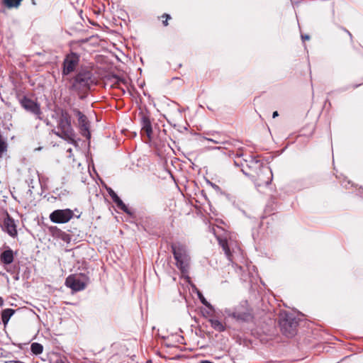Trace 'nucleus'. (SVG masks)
<instances>
[{
    "mask_svg": "<svg viewBox=\"0 0 363 363\" xmlns=\"http://www.w3.org/2000/svg\"><path fill=\"white\" fill-rule=\"evenodd\" d=\"M177 267L182 272L187 271L189 264V256L185 245L177 242L172 245Z\"/></svg>",
    "mask_w": 363,
    "mask_h": 363,
    "instance_id": "nucleus-2",
    "label": "nucleus"
},
{
    "mask_svg": "<svg viewBox=\"0 0 363 363\" xmlns=\"http://www.w3.org/2000/svg\"><path fill=\"white\" fill-rule=\"evenodd\" d=\"M52 132L69 143H76L75 134L71 125V117L66 111L61 110L57 122V130L53 129Z\"/></svg>",
    "mask_w": 363,
    "mask_h": 363,
    "instance_id": "nucleus-1",
    "label": "nucleus"
},
{
    "mask_svg": "<svg viewBox=\"0 0 363 363\" xmlns=\"http://www.w3.org/2000/svg\"><path fill=\"white\" fill-rule=\"evenodd\" d=\"M273 116V118H275V117L278 116V112L277 111H274L273 113V116Z\"/></svg>",
    "mask_w": 363,
    "mask_h": 363,
    "instance_id": "nucleus-28",
    "label": "nucleus"
},
{
    "mask_svg": "<svg viewBox=\"0 0 363 363\" xmlns=\"http://www.w3.org/2000/svg\"><path fill=\"white\" fill-rule=\"evenodd\" d=\"M218 241L229 260L232 259L233 252L240 250L238 242L233 241L231 238L229 240L219 239Z\"/></svg>",
    "mask_w": 363,
    "mask_h": 363,
    "instance_id": "nucleus-9",
    "label": "nucleus"
},
{
    "mask_svg": "<svg viewBox=\"0 0 363 363\" xmlns=\"http://www.w3.org/2000/svg\"><path fill=\"white\" fill-rule=\"evenodd\" d=\"M5 225H6V231H7V233H8L11 236H15V235H16V234H17V230H16V225H15V224L13 223V220H8L5 223Z\"/></svg>",
    "mask_w": 363,
    "mask_h": 363,
    "instance_id": "nucleus-17",
    "label": "nucleus"
},
{
    "mask_svg": "<svg viewBox=\"0 0 363 363\" xmlns=\"http://www.w3.org/2000/svg\"><path fill=\"white\" fill-rule=\"evenodd\" d=\"M88 282L89 278L84 274H72L67 277L65 285L74 291H79L84 289Z\"/></svg>",
    "mask_w": 363,
    "mask_h": 363,
    "instance_id": "nucleus-3",
    "label": "nucleus"
},
{
    "mask_svg": "<svg viewBox=\"0 0 363 363\" xmlns=\"http://www.w3.org/2000/svg\"><path fill=\"white\" fill-rule=\"evenodd\" d=\"M205 140H206L208 141L213 142V143H216V144H221L222 143L221 142L216 140H213L212 138H206Z\"/></svg>",
    "mask_w": 363,
    "mask_h": 363,
    "instance_id": "nucleus-25",
    "label": "nucleus"
},
{
    "mask_svg": "<svg viewBox=\"0 0 363 363\" xmlns=\"http://www.w3.org/2000/svg\"><path fill=\"white\" fill-rule=\"evenodd\" d=\"M13 313L14 310L11 308H6L2 311L1 320L4 325H6L9 322L10 318L13 315Z\"/></svg>",
    "mask_w": 363,
    "mask_h": 363,
    "instance_id": "nucleus-16",
    "label": "nucleus"
},
{
    "mask_svg": "<svg viewBox=\"0 0 363 363\" xmlns=\"http://www.w3.org/2000/svg\"><path fill=\"white\" fill-rule=\"evenodd\" d=\"M282 333L287 337H294L297 332L298 322L291 315H286L279 321Z\"/></svg>",
    "mask_w": 363,
    "mask_h": 363,
    "instance_id": "nucleus-4",
    "label": "nucleus"
},
{
    "mask_svg": "<svg viewBox=\"0 0 363 363\" xmlns=\"http://www.w3.org/2000/svg\"><path fill=\"white\" fill-rule=\"evenodd\" d=\"M302 39L304 40H309V36L308 35H302Z\"/></svg>",
    "mask_w": 363,
    "mask_h": 363,
    "instance_id": "nucleus-27",
    "label": "nucleus"
},
{
    "mask_svg": "<svg viewBox=\"0 0 363 363\" xmlns=\"http://www.w3.org/2000/svg\"><path fill=\"white\" fill-rule=\"evenodd\" d=\"M162 18H165V20L163 21V25L164 26H167L168 25L167 21L171 18L169 14L164 13L162 16Z\"/></svg>",
    "mask_w": 363,
    "mask_h": 363,
    "instance_id": "nucleus-24",
    "label": "nucleus"
},
{
    "mask_svg": "<svg viewBox=\"0 0 363 363\" xmlns=\"http://www.w3.org/2000/svg\"><path fill=\"white\" fill-rule=\"evenodd\" d=\"M74 216V211L69 208L55 210L50 214V219L55 223H66Z\"/></svg>",
    "mask_w": 363,
    "mask_h": 363,
    "instance_id": "nucleus-6",
    "label": "nucleus"
},
{
    "mask_svg": "<svg viewBox=\"0 0 363 363\" xmlns=\"http://www.w3.org/2000/svg\"><path fill=\"white\" fill-rule=\"evenodd\" d=\"M31 352L35 354H40L43 352V347L41 344L33 342L30 346Z\"/></svg>",
    "mask_w": 363,
    "mask_h": 363,
    "instance_id": "nucleus-21",
    "label": "nucleus"
},
{
    "mask_svg": "<svg viewBox=\"0 0 363 363\" xmlns=\"http://www.w3.org/2000/svg\"><path fill=\"white\" fill-rule=\"evenodd\" d=\"M261 172L262 174H269V176L267 177V179L265 180H262L260 179V182L258 184L259 186L260 185H262V184H265V185H269L271 182H272V171L271 169L269 168V167H264L263 168L262 170H261Z\"/></svg>",
    "mask_w": 363,
    "mask_h": 363,
    "instance_id": "nucleus-15",
    "label": "nucleus"
},
{
    "mask_svg": "<svg viewBox=\"0 0 363 363\" xmlns=\"http://www.w3.org/2000/svg\"><path fill=\"white\" fill-rule=\"evenodd\" d=\"M92 83L90 72H82L77 74L72 82V87L78 91H84L89 89Z\"/></svg>",
    "mask_w": 363,
    "mask_h": 363,
    "instance_id": "nucleus-5",
    "label": "nucleus"
},
{
    "mask_svg": "<svg viewBox=\"0 0 363 363\" xmlns=\"http://www.w3.org/2000/svg\"><path fill=\"white\" fill-rule=\"evenodd\" d=\"M19 103L25 110L35 115L37 118L42 119L40 105L38 102L27 96H23L20 99Z\"/></svg>",
    "mask_w": 363,
    "mask_h": 363,
    "instance_id": "nucleus-7",
    "label": "nucleus"
},
{
    "mask_svg": "<svg viewBox=\"0 0 363 363\" xmlns=\"http://www.w3.org/2000/svg\"><path fill=\"white\" fill-rule=\"evenodd\" d=\"M68 236H69V235H68L67 234L64 233V234H63V238H62V239H63L64 240H67V238H68Z\"/></svg>",
    "mask_w": 363,
    "mask_h": 363,
    "instance_id": "nucleus-26",
    "label": "nucleus"
},
{
    "mask_svg": "<svg viewBox=\"0 0 363 363\" xmlns=\"http://www.w3.org/2000/svg\"><path fill=\"white\" fill-rule=\"evenodd\" d=\"M74 112L78 118L79 124L80 125L82 130L84 132L83 134L85 135L86 133H87L88 135H89V124L86 116H84L80 111L77 109L74 110Z\"/></svg>",
    "mask_w": 363,
    "mask_h": 363,
    "instance_id": "nucleus-12",
    "label": "nucleus"
},
{
    "mask_svg": "<svg viewBox=\"0 0 363 363\" xmlns=\"http://www.w3.org/2000/svg\"><path fill=\"white\" fill-rule=\"evenodd\" d=\"M200 363H213L210 361H207V360H203V361H201Z\"/></svg>",
    "mask_w": 363,
    "mask_h": 363,
    "instance_id": "nucleus-30",
    "label": "nucleus"
},
{
    "mask_svg": "<svg viewBox=\"0 0 363 363\" xmlns=\"http://www.w3.org/2000/svg\"><path fill=\"white\" fill-rule=\"evenodd\" d=\"M110 196H111L113 201L116 203V205L121 208V209L124 210L125 208V205L123 203L122 200L117 196V194L111 191V193H110Z\"/></svg>",
    "mask_w": 363,
    "mask_h": 363,
    "instance_id": "nucleus-19",
    "label": "nucleus"
},
{
    "mask_svg": "<svg viewBox=\"0 0 363 363\" xmlns=\"http://www.w3.org/2000/svg\"><path fill=\"white\" fill-rule=\"evenodd\" d=\"M199 297L201 302L204 306H206L209 309H213L212 305L206 300V298L203 296V295L201 294H199Z\"/></svg>",
    "mask_w": 363,
    "mask_h": 363,
    "instance_id": "nucleus-23",
    "label": "nucleus"
},
{
    "mask_svg": "<svg viewBox=\"0 0 363 363\" xmlns=\"http://www.w3.org/2000/svg\"><path fill=\"white\" fill-rule=\"evenodd\" d=\"M142 130L147 135V138L150 140L152 133V128L151 122L147 117L143 118Z\"/></svg>",
    "mask_w": 363,
    "mask_h": 363,
    "instance_id": "nucleus-13",
    "label": "nucleus"
},
{
    "mask_svg": "<svg viewBox=\"0 0 363 363\" xmlns=\"http://www.w3.org/2000/svg\"><path fill=\"white\" fill-rule=\"evenodd\" d=\"M23 0H3L2 3L7 8H17L20 6Z\"/></svg>",
    "mask_w": 363,
    "mask_h": 363,
    "instance_id": "nucleus-18",
    "label": "nucleus"
},
{
    "mask_svg": "<svg viewBox=\"0 0 363 363\" xmlns=\"http://www.w3.org/2000/svg\"><path fill=\"white\" fill-rule=\"evenodd\" d=\"M110 196H111L113 201L116 203V205L121 208V209L124 210L125 208V205L123 203L122 200L117 196V194L111 191V193H110Z\"/></svg>",
    "mask_w": 363,
    "mask_h": 363,
    "instance_id": "nucleus-20",
    "label": "nucleus"
},
{
    "mask_svg": "<svg viewBox=\"0 0 363 363\" xmlns=\"http://www.w3.org/2000/svg\"><path fill=\"white\" fill-rule=\"evenodd\" d=\"M7 150V144L0 136V157Z\"/></svg>",
    "mask_w": 363,
    "mask_h": 363,
    "instance_id": "nucleus-22",
    "label": "nucleus"
},
{
    "mask_svg": "<svg viewBox=\"0 0 363 363\" xmlns=\"http://www.w3.org/2000/svg\"><path fill=\"white\" fill-rule=\"evenodd\" d=\"M225 312L229 317L234 318L237 321L247 322L252 318L251 311L242 306L238 307L234 311L226 310Z\"/></svg>",
    "mask_w": 363,
    "mask_h": 363,
    "instance_id": "nucleus-8",
    "label": "nucleus"
},
{
    "mask_svg": "<svg viewBox=\"0 0 363 363\" xmlns=\"http://www.w3.org/2000/svg\"><path fill=\"white\" fill-rule=\"evenodd\" d=\"M211 327L218 332H223L225 330V325L221 321L216 318H210L208 320Z\"/></svg>",
    "mask_w": 363,
    "mask_h": 363,
    "instance_id": "nucleus-14",
    "label": "nucleus"
},
{
    "mask_svg": "<svg viewBox=\"0 0 363 363\" xmlns=\"http://www.w3.org/2000/svg\"><path fill=\"white\" fill-rule=\"evenodd\" d=\"M72 149H71V148H69V149H68V150H67V152H69V153H71V152H72Z\"/></svg>",
    "mask_w": 363,
    "mask_h": 363,
    "instance_id": "nucleus-31",
    "label": "nucleus"
},
{
    "mask_svg": "<svg viewBox=\"0 0 363 363\" xmlns=\"http://www.w3.org/2000/svg\"><path fill=\"white\" fill-rule=\"evenodd\" d=\"M4 304V300L1 297H0V306H2Z\"/></svg>",
    "mask_w": 363,
    "mask_h": 363,
    "instance_id": "nucleus-29",
    "label": "nucleus"
},
{
    "mask_svg": "<svg viewBox=\"0 0 363 363\" xmlns=\"http://www.w3.org/2000/svg\"><path fill=\"white\" fill-rule=\"evenodd\" d=\"M14 259L13 251L7 247V248L0 254V263L4 267L11 264Z\"/></svg>",
    "mask_w": 363,
    "mask_h": 363,
    "instance_id": "nucleus-11",
    "label": "nucleus"
},
{
    "mask_svg": "<svg viewBox=\"0 0 363 363\" xmlns=\"http://www.w3.org/2000/svg\"><path fill=\"white\" fill-rule=\"evenodd\" d=\"M79 63V57L74 54L71 53L65 57L63 63V74H69L72 72Z\"/></svg>",
    "mask_w": 363,
    "mask_h": 363,
    "instance_id": "nucleus-10",
    "label": "nucleus"
}]
</instances>
